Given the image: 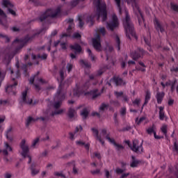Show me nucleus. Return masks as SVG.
<instances>
[{
    "label": "nucleus",
    "instance_id": "b1692460",
    "mask_svg": "<svg viewBox=\"0 0 178 178\" xmlns=\"http://www.w3.org/2000/svg\"><path fill=\"white\" fill-rule=\"evenodd\" d=\"M83 130V127L81 125H79V127H76L74 131V133L73 132H69V138L71 140V141L74 140V134L76 133H79V131H81Z\"/></svg>",
    "mask_w": 178,
    "mask_h": 178
},
{
    "label": "nucleus",
    "instance_id": "f3484780",
    "mask_svg": "<svg viewBox=\"0 0 178 178\" xmlns=\"http://www.w3.org/2000/svg\"><path fill=\"white\" fill-rule=\"evenodd\" d=\"M85 95H89L91 99H97L101 95V92H98V89H93L85 93Z\"/></svg>",
    "mask_w": 178,
    "mask_h": 178
},
{
    "label": "nucleus",
    "instance_id": "4c0bfd02",
    "mask_svg": "<svg viewBox=\"0 0 178 178\" xmlns=\"http://www.w3.org/2000/svg\"><path fill=\"white\" fill-rule=\"evenodd\" d=\"M80 65H83L87 69H90V67H91V64L87 61H85L84 60H80Z\"/></svg>",
    "mask_w": 178,
    "mask_h": 178
},
{
    "label": "nucleus",
    "instance_id": "338daca9",
    "mask_svg": "<svg viewBox=\"0 0 178 178\" xmlns=\"http://www.w3.org/2000/svg\"><path fill=\"white\" fill-rule=\"evenodd\" d=\"M61 49H63L64 51H66V49H67V47L66 46V43L65 42H61L60 44Z\"/></svg>",
    "mask_w": 178,
    "mask_h": 178
},
{
    "label": "nucleus",
    "instance_id": "f03ea898",
    "mask_svg": "<svg viewBox=\"0 0 178 178\" xmlns=\"http://www.w3.org/2000/svg\"><path fill=\"white\" fill-rule=\"evenodd\" d=\"M60 16H62V10H60V7L57 8L56 10L48 8L38 18H36L35 20H38V22H40V23H42V22H45V20H47L48 17L55 19V17H60Z\"/></svg>",
    "mask_w": 178,
    "mask_h": 178
},
{
    "label": "nucleus",
    "instance_id": "6e6552de",
    "mask_svg": "<svg viewBox=\"0 0 178 178\" xmlns=\"http://www.w3.org/2000/svg\"><path fill=\"white\" fill-rule=\"evenodd\" d=\"M90 88V80L86 81V82L80 87L79 84L76 85V88L74 89V97H80V95L84 94V91Z\"/></svg>",
    "mask_w": 178,
    "mask_h": 178
},
{
    "label": "nucleus",
    "instance_id": "6ab92c4d",
    "mask_svg": "<svg viewBox=\"0 0 178 178\" xmlns=\"http://www.w3.org/2000/svg\"><path fill=\"white\" fill-rule=\"evenodd\" d=\"M91 130L93 133V136L95 138V139L97 140V141H99V143H101L102 145H104L105 141H104L101 136H99V132L98 131V129L95 128H92Z\"/></svg>",
    "mask_w": 178,
    "mask_h": 178
},
{
    "label": "nucleus",
    "instance_id": "a18cd8bd",
    "mask_svg": "<svg viewBox=\"0 0 178 178\" xmlns=\"http://www.w3.org/2000/svg\"><path fill=\"white\" fill-rule=\"evenodd\" d=\"M87 52L88 54V56H90L91 60L92 62L95 61V56H94V54H92V52L91 51V49H88Z\"/></svg>",
    "mask_w": 178,
    "mask_h": 178
},
{
    "label": "nucleus",
    "instance_id": "69168bd1",
    "mask_svg": "<svg viewBox=\"0 0 178 178\" xmlns=\"http://www.w3.org/2000/svg\"><path fill=\"white\" fill-rule=\"evenodd\" d=\"M140 102H141V99L136 98L134 102L135 106H140Z\"/></svg>",
    "mask_w": 178,
    "mask_h": 178
},
{
    "label": "nucleus",
    "instance_id": "ddd939ff",
    "mask_svg": "<svg viewBox=\"0 0 178 178\" xmlns=\"http://www.w3.org/2000/svg\"><path fill=\"white\" fill-rule=\"evenodd\" d=\"M92 45L98 52L101 51V35L97 34L95 38L92 39Z\"/></svg>",
    "mask_w": 178,
    "mask_h": 178
},
{
    "label": "nucleus",
    "instance_id": "4468645a",
    "mask_svg": "<svg viewBox=\"0 0 178 178\" xmlns=\"http://www.w3.org/2000/svg\"><path fill=\"white\" fill-rule=\"evenodd\" d=\"M60 74V81H59V79H57L58 83H59V86L61 88V91H63V87L67 86V87H69V83L67 81L65 82V84L63 85V80H65V71L63 70H60L59 72Z\"/></svg>",
    "mask_w": 178,
    "mask_h": 178
},
{
    "label": "nucleus",
    "instance_id": "e2e57ef3",
    "mask_svg": "<svg viewBox=\"0 0 178 178\" xmlns=\"http://www.w3.org/2000/svg\"><path fill=\"white\" fill-rule=\"evenodd\" d=\"M38 143H40V138H36L32 143V147H35L38 144Z\"/></svg>",
    "mask_w": 178,
    "mask_h": 178
},
{
    "label": "nucleus",
    "instance_id": "c03bdc74",
    "mask_svg": "<svg viewBox=\"0 0 178 178\" xmlns=\"http://www.w3.org/2000/svg\"><path fill=\"white\" fill-rule=\"evenodd\" d=\"M79 26L80 29H82L84 26V21H83V17L81 15L78 16Z\"/></svg>",
    "mask_w": 178,
    "mask_h": 178
},
{
    "label": "nucleus",
    "instance_id": "6e6d98bb",
    "mask_svg": "<svg viewBox=\"0 0 178 178\" xmlns=\"http://www.w3.org/2000/svg\"><path fill=\"white\" fill-rule=\"evenodd\" d=\"M114 94L117 98H120L124 95L123 92H115Z\"/></svg>",
    "mask_w": 178,
    "mask_h": 178
},
{
    "label": "nucleus",
    "instance_id": "aec40b11",
    "mask_svg": "<svg viewBox=\"0 0 178 178\" xmlns=\"http://www.w3.org/2000/svg\"><path fill=\"white\" fill-rule=\"evenodd\" d=\"M106 140H108V143H110L111 144H113L115 147H117V149H124V147H123V145H122L118 144L116 141H115V139L111 138L109 136V134L106 135Z\"/></svg>",
    "mask_w": 178,
    "mask_h": 178
},
{
    "label": "nucleus",
    "instance_id": "412c9836",
    "mask_svg": "<svg viewBox=\"0 0 178 178\" xmlns=\"http://www.w3.org/2000/svg\"><path fill=\"white\" fill-rule=\"evenodd\" d=\"M154 26L157 31H161V33L165 32V28L161 24V22L158 20V19L155 18L154 20Z\"/></svg>",
    "mask_w": 178,
    "mask_h": 178
},
{
    "label": "nucleus",
    "instance_id": "8fccbe9b",
    "mask_svg": "<svg viewBox=\"0 0 178 178\" xmlns=\"http://www.w3.org/2000/svg\"><path fill=\"white\" fill-rule=\"evenodd\" d=\"M118 9H119V13L120 15H122V7L120 6V0H114Z\"/></svg>",
    "mask_w": 178,
    "mask_h": 178
},
{
    "label": "nucleus",
    "instance_id": "4d7b16f0",
    "mask_svg": "<svg viewBox=\"0 0 178 178\" xmlns=\"http://www.w3.org/2000/svg\"><path fill=\"white\" fill-rule=\"evenodd\" d=\"M171 8L175 10V12H178V6L171 3Z\"/></svg>",
    "mask_w": 178,
    "mask_h": 178
},
{
    "label": "nucleus",
    "instance_id": "1a4fd4ad",
    "mask_svg": "<svg viewBox=\"0 0 178 178\" xmlns=\"http://www.w3.org/2000/svg\"><path fill=\"white\" fill-rule=\"evenodd\" d=\"M118 27H119V19H118L116 15H113L111 21L106 22V29L110 31H113Z\"/></svg>",
    "mask_w": 178,
    "mask_h": 178
},
{
    "label": "nucleus",
    "instance_id": "c9c22d12",
    "mask_svg": "<svg viewBox=\"0 0 178 178\" xmlns=\"http://www.w3.org/2000/svg\"><path fill=\"white\" fill-rule=\"evenodd\" d=\"M34 122H37V120L33 118V117L29 116L26 120V127H29L30 126V124H31Z\"/></svg>",
    "mask_w": 178,
    "mask_h": 178
},
{
    "label": "nucleus",
    "instance_id": "3c124183",
    "mask_svg": "<svg viewBox=\"0 0 178 178\" xmlns=\"http://www.w3.org/2000/svg\"><path fill=\"white\" fill-rule=\"evenodd\" d=\"M108 107H109V104L103 103L99 107V111H105V109H106V108H108Z\"/></svg>",
    "mask_w": 178,
    "mask_h": 178
},
{
    "label": "nucleus",
    "instance_id": "864d4df0",
    "mask_svg": "<svg viewBox=\"0 0 178 178\" xmlns=\"http://www.w3.org/2000/svg\"><path fill=\"white\" fill-rule=\"evenodd\" d=\"M0 37L2 38H6V42H10V38H9L8 35L0 33Z\"/></svg>",
    "mask_w": 178,
    "mask_h": 178
},
{
    "label": "nucleus",
    "instance_id": "e433bc0d",
    "mask_svg": "<svg viewBox=\"0 0 178 178\" xmlns=\"http://www.w3.org/2000/svg\"><path fill=\"white\" fill-rule=\"evenodd\" d=\"M147 133L148 134H152V133L155 134V133H156V131H155V124H152V127H149L147 129Z\"/></svg>",
    "mask_w": 178,
    "mask_h": 178
},
{
    "label": "nucleus",
    "instance_id": "052dcab7",
    "mask_svg": "<svg viewBox=\"0 0 178 178\" xmlns=\"http://www.w3.org/2000/svg\"><path fill=\"white\" fill-rule=\"evenodd\" d=\"M124 172V170L122 168H117L115 170V172L117 173V175H122V173H123Z\"/></svg>",
    "mask_w": 178,
    "mask_h": 178
},
{
    "label": "nucleus",
    "instance_id": "c756f323",
    "mask_svg": "<svg viewBox=\"0 0 178 178\" xmlns=\"http://www.w3.org/2000/svg\"><path fill=\"white\" fill-rule=\"evenodd\" d=\"M149 99H151V92H149V91L147 90L145 95V103L141 107V111H143V108H144V106L148 104V102L149 101Z\"/></svg>",
    "mask_w": 178,
    "mask_h": 178
},
{
    "label": "nucleus",
    "instance_id": "2eb2a0df",
    "mask_svg": "<svg viewBox=\"0 0 178 178\" xmlns=\"http://www.w3.org/2000/svg\"><path fill=\"white\" fill-rule=\"evenodd\" d=\"M104 69H99L96 72H95L94 74L89 75L90 80H95V83H94L95 86L98 83V80H97V77H99L100 76H102V74H104Z\"/></svg>",
    "mask_w": 178,
    "mask_h": 178
},
{
    "label": "nucleus",
    "instance_id": "72a5a7b5",
    "mask_svg": "<svg viewBox=\"0 0 178 178\" xmlns=\"http://www.w3.org/2000/svg\"><path fill=\"white\" fill-rule=\"evenodd\" d=\"M143 55H144V50L143 49H138V51L135 53V59L142 58Z\"/></svg>",
    "mask_w": 178,
    "mask_h": 178
},
{
    "label": "nucleus",
    "instance_id": "bb28decb",
    "mask_svg": "<svg viewBox=\"0 0 178 178\" xmlns=\"http://www.w3.org/2000/svg\"><path fill=\"white\" fill-rule=\"evenodd\" d=\"M47 58H48V54L44 53L42 55L38 54L35 56V54H32V59L33 60H35V59H41L42 60H46Z\"/></svg>",
    "mask_w": 178,
    "mask_h": 178
},
{
    "label": "nucleus",
    "instance_id": "603ef678",
    "mask_svg": "<svg viewBox=\"0 0 178 178\" xmlns=\"http://www.w3.org/2000/svg\"><path fill=\"white\" fill-rule=\"evenodd\" d=\"M66 68L68 73H70V72H72V70H73V64L67 63Z\"/></svg>",
    "mask_w": 178,
    "mask_h": 178
},
{
    "label": "nucleus",
    "instance_id": "4be33fe9",
    "mask_svg": "<svg viewBox=\"0 0 178 178\" xmlns=\"http://www.w3.org/2000/svg\"><path fill=\"white\" fill-rule=\"evenodd\" d=\"M165 97V92H159V89H157V92L156 95V99H157L158 104H162V101H163V98Z\"/></svg>",
    "mask_w": 178,
    "mask_h": 178
},
{
    "label": "nucleus",
    "instance_id": "a211bd4d",
    "mask_svg": "<svg viewBox=\"0 0 178 178\" xmlns=\"http://www.w3.org/2000/svg\"><path fill=\"white\" fill-rule=\"evenodd\" d=\"M111 81H113L117 87L119 86H124L126 84V82L123 81V79L119 76H113V78L111 79Z\"/></svg>",
    "mask_w": 178,
    "mask_h": 178
},
{
    "label": "nucleus",
    "instance_id": "dca6fc26",
    "mask_svg": "<svg viewBox=\"0 0 178 178\" xmlns=\"http://www.w3.org/2000/svg\"><path fill=\"white\" fill-rule=\"evenodd\" d=\"M0 16L1 17H2V19L0 18V24H1V26H3L5 29H8V27H9V25L8 24V22H6V14L1 8Z\"/></svg>",
    "mask_w": 178,
    "mask_h": 178
},
{
    "label": "nucleus",
    "instance_id": "37998d69",
    "mask_svg": "<svg viewBox=\"0 0 178 178\" xmlns=\"http://www.w3.org/2000/svg\"><path fill=\"white\" fill-rule=\"evenodd\" d=\"M125 144H127L128 147L131 149V151H134V140H132V145L130 143V140H124Z\"/></svg>",
    "mask_w": 178,
    "mask_h": 178
},
{
    "label": "nucleus",
    "instance_id": "ea45409f",
    "mask_svg": "<svg viewBox=\"0 0 178 178\" xmlns=\"http://www.w3.org/2000/svg\"><path fill=\"white\" fill-rule=\"evenodd\" d=\"M81 115L84 119H87V118L88 117V111L87 110V108H83L81 112Z\"/></svg>",
    "mask_w": 178,
    "mask_h": 178
},
{
    "label": "nucleus",
    "instance_id": "58836bf2",
    "mask_svg": "<svg viewBox=\"0 0 178 178\" xmlns=\"http://www.w3.org/2000/svg\"><path fill=\"white\" fill-rule=\"evenodd\" d=\"M140 66L141 67H138V66L136 67V70H140L141 72H145V65H144V63L143 62H139Z\"/></svg>",
    "mask_w": 178,
    "mask_h": 178
},
{
    "label": "nucleus",
    "instance_id": "39448f33",
    "mask_svg": "<svg viewBox=\"0 0 178 178\" xmlns=\"http://www.w3.org/2000/svg\"><path fill=\"white\" fill-rule=\"evenodd\" d=\"M125 19H123V26L127 38L131 40V37H134V32L133 31V27L131 26V24H130V16L129 15V13L127 11H125Z\"/></svg>",
    "mask_w": 178,
    "mask_h": 178
},
{
    "label": "nucleus",
    "instance_id": "423d86ee",
    "mask_svg": "<svg viewBox=\"0 0 178 178\" xmlns=\"http://www.w3.org/2000/svg\"><path fill=\"white\" fill-rule=\"evenodd\" d=\"M65 98H66V92L62 90L60 85L54 97V99L58 102H54V108L55 109H59L60 108V105H62V102L64 101Z\"/></svg>",
    "mask_w": 178,
    "mask_h": 178
},
{
    "label": "nucleus",
    "instance_id": "c85d7f7f",
    "mask_svg": "<svg viewBox=\"0 0 178 178\" xmlns=\"http://www.w3.org/2000/svg\"><path fill=\"white\" fill-rule=\"evenodd\" d=\"M159 119L160 120H165V118H166V115H165V107L160 106L159 107Z\"/></svg>",
    "mask_w": 178,
    "mask_h": 178
},
{
    "label": "nucleus",
    "instance_id": "0e129e2a",
    "mask_svg": "<svg viewBox=\"0 0 178 178\" xmlns=\"http://www.w3.org/2000/svg\"><path fill=\"white\" fill-rule=\"evenodd\" d=\"M173 150L177 152V154H178V143H177V141H175L174 143Z\"/></svg>",
    "mask_w": 178,
    "mask_h": 178
},
{
    "label": "nucleus",
    "instance_id": "393cba45",
    "mask_svg": "<svg viewBox=\"0 0 178 178\" xmlns=\"http://www.w3.org/2000/svg\"><path fill=\"white\" fill-rule=\"evenodd\" d=\"M136 10L138 11V13H136V15L138 16L139 24H141V23H143V20H144V18L143 17L141 11L140 10V7L138 6V5L135 3V10Z\"/></svg>",
    "mask_w": 178,
    "mask_h": 178
},
{
    "label": "nucleus",
    "instance_id": "79ce46f5",
    "mask_svg": "<svg viewBox=\"0 0 178 178\" xmlns=\"http://www.w3.org/2000/svg\"><path fill=\"white\" fill-rule=\"evenodd\" d=\"M86 0H73L72 1L70 2V5L72 8H74V6H77L79 5V3L81 2H84Z\"/></svg>",
    "mask_w": 178,
    "mask_h": 178
},
{
    "label": "nucleus",
    "instance_id": "7ed1b4c3",
    "mask_svg": "<svg viewBox=\"0 0 178 178\" xmlns=\"http://www.w3.org/2000/svg\"><path fill=\"white\" fill-rule=\"evenodd\" d=\"M93 3L97 7V20H99V18L102 17V22H106V19H108V12L106 11V3L102 1V0H94Z\"/></svg>",
    "mask_w": 178,
    "mask_h": 178
},
{
    "label": "nucleus",
    "instance_id": "13d9d810",
    "mask_svg": "<svg viewBox=\"0 0 178 178\" xmlns=\"http://www.w3.org/2000/svg\"><path fill=\"white\" fill-rule=\"evenodd\" d=\"M106 52H112L113 51V47L111 45H107L106 47Z\"/></svg>",
    "mask_w": 178,
    "mask_h": 178
},
{
    "label": "nucleus",
    "instance_id": "7c9ffc66",
    "mask_svg": "<svg viewBox=\"0 0 178 178\" xmlns=\"http://www.w3.org/2000/svg\"><path fill=\"white\" fill-rule=\"evenodd\" d=\"M70 48L71 49H73L76 52H78L79 54H80V52H81V46H80V44H75L73 45H71L70 47Z\"/></svg>",
    "mask_w": 178,
    "mask_h": 178
},
{
    "label": "nucleus",
    "instance_id": "0eeeda50",
    "mask_svg": "<svg viewBox=\"0 0 178 178\" xmlns=\"http://www.w3.org/2000/svg\"><path fill=\"white\" fill-rule=\"evenodd\" d=\"M44 117H39L36 118L37 120H42V122H48L49 120V116L54 117L55 115H62L63 113V109L56 110L54 111H51V109L47 108L46 111H43Z\"/></svg>",
    "mask_w": 178,
    "mask_h": 178
},
{
    "label": "nucleus",
    "instance_id": "9b49d317",
    "mask_svg": "<svg viewBox=\"0 0 178 178\" xmlns=\"http://www.w3.org/2000/svg\"><path fill=\"white\" fill-rule=\"evenodd\" d=\"M2 5L4 8H7L9 13L13 15V16H16V11L13 10L12 8L15 6L13 3H11L10 1L9 0H3Z\"/></svg>",
    "mask_w": 178,
    "mask_h": 178
},
{
    "label": "nucleus",
    "instance_id": "5fc2aeb1",
    "mask_svg": "<svg viewBox=\"0 0 178 178\" xmlns=\"http://www.w3.org/2000/svg\"><path fill=\"white\" fill-rule=\"evenodd\" d=\"M54 176H60V177L66 178V175H63V172H55Z\"/></svg>",
    "mask_w": 178,
    "mask_h": 178
},
{
    "label": "nucleus",
    "instance_id": "f704fd0d",
    "mask_svg": "<svg viewBox=\"0 0 178 178\" xmlns=\"http://www.w3.org/2000/svg\"><path fill=\"white\" fill-rule=\"evenodd\" d=\"M95 18V15H91L87 17V22L88 23H90V26H94V19Z\"/></svg>",
    "mask_w": 178,
    "mask_h": 178
},
{
    "label": "nucleus",
    "instance_id": "473e14b6",
    "mask_svg": "<svg viewBox=\"0 0 178 178\" xmlns=\"http://www.w3.org/2000/svg\"><path fill=\"white\" fill-rule=\"evenodd\" d=\"M27 66H33V63H28V64H23L22 65V69L24 71V76H28V74H27V70H28Z\"/></svg>",
    "mask_w": 178,
    "mask_h": 178
},
{
    "label": "nucleus",
    "instance_id": "de8ad7c7",
    "mask_svg": "<svg viewBox=\"0 0 178 178\" xmlns=\"http://www.w3.org/2000/svg\"><path fill=\"white\" fill-rule=\"evenodd\" d=\"M161 130L166 137L168 134V125H163L161 128Z\"/></svg>",
    "mask_w": 178,
    "mask_h": 178
},
{
    "label": "nucleus",
    "instance_id": "49530a36",
    "mask_svg": "<svg viewBox=\"0 0 178 178\" xmlns=\"http://www.w3.org/2000/svg\"><path fill=\"white\" fill-rule=\"evenodd\" d=\"M40 74V72H38L36 74L31 76L29 79L30 84H34V80L38 77V76Z\"/></svg>",
    "mask_w": 178,
    "mask_h": 178
},
{
    "label": "nucleus",
    "instance_id": "bf43d9fd",
    "mask_svg": "<svg viewBox=\"0 0 178 178\" xmlns=\"http://www.w3.org/2000/svg\"><path fill=\"white\" fill-rule=\"evenodd\" d=\"M99 32L100 33V34H102V35H105V34H106V30L104 27L100 28L99 29Z\"/></svg>",
    "mask_w": 178,
    "mask_h": 178
},
{
    "label": "nucleus",
    "instance_id": "774afa93",
    "mask_svg": "<svg viewBox=\"0 0 178 178\" xmlns=\"http://www.w3.org/2000/svg\"><path fill=\"white\" fill-rule=\"evenodd\" d=\"M120 115L121 116H124V115H126V108L125 107H122L121 109H120Z\"/></svg>",
    "mask_w": 178,
    "mask_h": 178
},
{
    "label": "nucleus",
    "instance_id": "09e8293b",
    "mask_svg": "<svg viewBox=\"0 0 178 178\" xmlns=\"http://www.w3.org/2000/svg\"><path fill=\"white\" fill-rule=\"evenodd\" d=\"M115 42L117 43L118 51H120V38L118 35L115 36Z\"/></svg>",
    "mask_w": 178,
    "mask_h": 178
},
{
    "label": "nucleus",
    "instance_id": "680f3d73",
    "mask_svg": "<svg viewBox=\"0 0 178 178\" xmlns=\"http://www.w3.org/2000/svg\"><path fill=\"white\" fill-rule=\"evenodd\" d=\"M145 119V117L140 118L139 120H138V118H136V122L137 124H140L143 123V122H144Z\"/></svg>",
    "mask_w": 178,
    "mask_h": 178
},
{
    "label": "nucleus",
    "instance_id": "cd10ccee",
    "mask_svg": "<svg viewBox=\"0 0 178 178\" xmlns=\"http://www.w3.org/2000/svg\"><path fill=\"white\" fill-rule=\"evenodd\" d=\"M37 165L35 163H33L31 165V175L35 176L36 175H38L40 173V169L37 168Z\"/></svg>",
    "mask_w": 178,
    "mask_h": 178
},
{
    "label": "nucleus",
    "instance_id": "a19ab883",
    "mask_svg": "<svg viewBox=\"0 0 178 178\" xmlns=\"http://www.w3.org/2000/svg\"><path fill=\"white\" fill-rule=\"evenodd\" d=\"M12 130L13 128L12 127H10V128H8L6 132V137L7 138V140H10V141H12V138L9 137V134H10V133H12Z\"/></svg>",
    "mask_w": 178,
    "mask_h": 178
},
{
    "label": "nucleus",
    "instance_id": "f257e3e1",
    "mask_svg": "<svg viewBox=\"0 0 178 178\" xmlns=\"http://www.w3.org/2000/svg\"><path fill=\"white\" fill-rule=\"evenodd\" d=\"M45 31H47V29L45 28H42L33 35L27 34L20 39L16 38L13 42V45H15V44H18L15 49L13 51L11 48L7 47L4 51V63H6L7 65H9V63H10V60L15 58V55L19 54L20 51L23 49V47H26L29 42H31V41H33L37 37V35H40V34H42V33H45Z\"/></svg>",
    "mask_w": 178,
    "mask_h": 178
},
{
    "label": "nucleus",
    "instance_id": "f8f14e48",
    "mask_svg": "<svg viewBox=\"0 0 178 178\" xmlns=\"http://www.w3.org/2000/svg\"><path fill=\"white\" fill-rule=\"evenodd\" d=\"M22 102L24 104H27L28 105H37L38 103V100H34L33 102V99H27V90L22 92Z\"/></svg>",
    "mask_w": 178,
    "mask_h": 178
},
{
    "label": "nucleus",
    "instance_id": "5701e85b",
    "mask_svg": "<svg viewBox=\"0 0 178 178\" xmlns=\"http://www.w3.org/2000/svg\"><path fill=\"white\" fill-rule=\"evenodd\" d=\"M4 145H5V148L4 149H0V153L2 152L3 155H4L5 156H8V155H9V153L8 152V151H12V147H10V145H9V143H8V142H5L4 143Z\"/></svg>",
    "mask_w": 178,
    "mask_h": 178
},
{
    "label": "nucleus",
    "instance_id": "20e7f679",
    "mask_svg": "<svg viewBox=\"0 0 178 178\" xmlns=\"http://www.w3.org/2000/svg\"><path fill=\"white\" fill-rule=\"evenodd\" d=\"M8 70H10V72L11 79L13 81V83H10L7 86V87L6 88V92L9 94L10 95H15L17 92L16 87H17V81H15V80L16 79H19V77H20V70H17L15 77H14L13 76L15 73L13 72V69H12V67H10Z\"/></svg>",
    "mask_w": 178,
    "mask_h": 178
},
{
    "label": "nucleus",
    "instance_id": "9d476101",
    "mask_svg": "<svg viewBox=\"0 0 178 178\" xmlns=\"http://www.w3.org/2000/svg\"><path fill=\"white\" fill-rule=\"evenodd\" d=\"M20 147L22 149L21 155L23 158H29L28 163H31V156L29 155V146L26 145V140L23 139L20 143Z\"/></svg>",
    "mask_w": 178,
    "mask_h": 178
},
{
    "label": "nucleus",
    "instance_id": "2f4dec72",
    "mask_svg": "<svg viewBox=\"0 0 178 178\" xmlns=\"http://www.w3.org/2000/svg\"><path fill=\"white\" fill-rule=\"evenodd\" d=\"M76 115V110L73 108H70L67 113V116L70 119H73Z\"/></svg>",
    "mask_w": 178,
    "mask_h": 178
},
{
    "label": "nucleus",
    "instance_id": "a878e982",
    "mask_svg": "<svg viewBox=\"0 0 178 178\" xmlns=\"http://www.w3.org/2000/svg\"><path fill=\"white\" fill-rule=\"evenodd\" d=\"M134 149L136 154H141V152H143V143H138V141H136L135 145H134Z\"/></svg>",
    "mask_w": 178,
    "mask_h": 178
}]
</instances>
